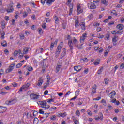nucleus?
<instances>
[{
    "instance_id": "1",
    "label": "nucleus",
    "mask_w": 124,
    "mask_h": 124,
    "mask_svg": "<svg viewBox=\"0 0 124 124\" xmlns=\"http://www.w3.org/2000/svg\"><path fill=\"white\" fill-rule=\"evenodd\" d=\"M62 60L58 61L56 67V73H58L62 69Z\"/></svg>"
},
{
    "instance_id": "2",
    "label": "nucleus",
    "mask_w": 124,
    "mask_h": 124,
    "mask_svg": "<svg viewBox=\"0 0 124 124\" xmlns=\"http://www.w3.org/2000/svg\"><path fill=\"white\" fill-rule=\"evenodd\" d=\"M61 51H62V46L59 45L57 47L56 52L55 53V57L58 58L60 56Z\"/></svg>"
},
{
    "instance_id": "3",
    "label": "nucleus",
    "mask_w": 124,
    "mask_h": 124,
    "mask_svg": "<svg viewBox=\"0 0 124 124\" xmlns=\"http://www.w3.org/2000/svg\"><path fill=\"white\" fill-rule=\"evenodd\" d=\"M14 66H15V63L11 64L9 66V68H8L6 70V73H9L11 72V71H13V69H14Z\"/></svg>"
},
{
    "instance_id": "4",
    "label": "nucleus",
    "mask_w": 124,
    "mask_h": 124,
    "mask_svg": "<svg viewBox=\"0 0 124 124\" xmlns=\"http://www.w3.org/2000/svg\"><path fill=\"white\" fill-rule=\"evenodd\" d=\"M68 45L70 47V50L71 51V53H72V50H73V43H72V40L69 39Z\"/></svg>"
},
{
    "instance_id": "5",
    "label": "nucleus",
    "mask_w": 124,
    "mask_h": 124,
    "mask_svg": "<svg viewBox=\"0 0 124 124\" xmlns=\"http://www.w3.org/2000/svg\"><path fill=\"white\" fill-rule=\"evenodd\" d=\"M38 104L39 105H41L42 108H44L45 107V105L47 104V102L45 101H40L38 102Z\"/></svg>"
},
{
    "instance_id": "6",
    "label": "nucleus",
    "mask_w": 124,
    "mask_h": 124,
    "mask_svg": "<svg viewBox=\"0 0 124 124\" xmlns=\"http://www.w3.org/2000/svg\"><path fill=\"white\" fill-rule=\"evenodd\" d=\"M31 99H38L39 95H36L34 93H31L30 95Z\"/></svg>"
},
{
    "instance_id": "7",
    "label": "nucleus",
    "mask_w": 124,
    "mask_h": 124,
    "mask_svg": "<svg viewBox=\"0 0 124 124\" xmlns=\"http://www.w3.org/2000/svg\"><path fill=\"white\" fill-rule=\"evenodd\" d=\"M7 110V108L3 107L2 106L0 107V114H2V113H4V112H6Z\"/></svg>"
},
{
    "instance_id": "8",
    "label": "nucleus",
    "mask_w": 124,
    "mask_h": 124,
    "mask_svg": "<svg viewBox=\"0 0 124 124\" xmlns=\"http://www.w3.org/2000/svg\"><path fill=\"white\" fill-rule=\"evenodd\" d=\"M43 84V80H42V77H40L38 79V82L37 84V86L38 87H41V85Z\"/></svg>"
},
{
    "instance_id": "9",
    "label": "nucleus",
    "mask_w": 124,
    "mask_h": 124,
    "mask_svg": "<svg viewBox=\"0 0 124 124\" xmlns=\"http://www.w3.org/2000/svg\"><path fill=\"white\" fill-rule=\"evenodd\" d=\"M88 6H90V9H95L96 8V5L94 3L91 2L88 4Z\"/></svg>"
},
{
    "instance_id": "10",
    "label": "nucleus",
    "mask_w": 124,
    "mask_h": 124,
    "mask_svg": "<svg viewBox=\"0 0 124 124\" xmlns=\"http://www.w3.org/2000/svg\"><path fill=\"white\" fill-rule=\"evenodd\" d=\"M95 120H101V121H102V120H103V114H102V113H99V116L98 117L95 118Z\"/></svg>"
},
{
    "instance_id": "11",
    "label": "nucleus",
    "mask_w": 124,
    "mask_h": 124,
    "mask_svg": "<svg viewBox=\"0 0 124 124\" xmlns=\"http://www.w3.org/2000/svg\"><path fill=\"white\" fill-rule=\"evenodd\" d=\"M14 10V8H13V7H11V6H8V9L6 10V11L7 13H11V12H13V11Z\"/></svg>"
},
{
    "instance_id": "12",
    "label": "nucleus",
    "mask_w": 124,
    "mask_h": 124,
    "mask_svg": "<svg viewBox=\"0 0 124 124\" xmlns=\"http://www.w3.org/2000/svg\"><path fill=\"white\" fill-rule=\"evenodd\" d=\"M79 26H80L81 30H82V31H85V30H86V24L85 23V22L80 23L79 24Z\"/></svg>"
},
{
    "instance_id": "13",
    "label": "nucleus",
    "mask_w": 124,
    "mask_h": 124,
    "mask_svg": "<svg viewBox=\"0 0 124 124\" xmlns=\"http://www.w3.org/2000/svg\"><path fill=\"white\" fill-rule=\"evenodd\" d=\"M116 95V92L115 91H112L110 94H109V96L110 98H114V96Z\"/></svg>"
},
{
    "instance_id": "14",
    "label": "nucleus",
    "mask_w": 124,
    "mask_h": 124,
    "mask_svg": "<svg viewBox=\"0 0 124 124\" xmlns=\"http://www.w3.org/2000/svg\"><path fill=\"white\" fill-rule=\"evenodd\" d=\"M6 104H7L8 105H11L12 104H14V103H15V100L13 99V100H10L9 101H6Z\"/></svg>"
},
{
    "instance_id": "15",
    "label": "nucleus",
    "mask_w": 124,
    "mask_h": 124,
    "mask_svg": "<svg viewBox=\"0 0 124 124\" xmlns=\"http://www.w3.org/2000/svg\"><path fill=\"white\" fill-rule=\"evenodd\" d=\"M97 86L96 84H94V86L92 87V93H96V88Z\"/></svg>"
},
{
    "instance_id": "16",
    "label": "nucleus",
    "mask_w": 124,
    "mask_h": 124,
    "mask_svg": "<svg viewBox=\"0 0 124 124\" xmlns=\"http://www.w3.org/2000/svg\"><path fill=\"white\" fill-rule=\"evenodd\" d=\"M18 54H21V50H16L14 52V56L15 57H17L18 56Z\"/></svg>"
},
{
    "instance_id": "17",
    "label": "nucleus",
    "mask_w": 124,
    "mask_h": 124,
    "mask_svg": "<svg viewBox=\"0 0 124 124\" xmlns=\"http://www.w3.org/2000/svg\"><path fill=\"white\" fill-rule=\"evenodd\" d=\"M116 28L117 29H118L119 30L122 31V30L124 29V25L122 24H119L117 25Z\"/></svg>"
},
{
    "instance_id": "18",
    "label": "nucleus",
    "mask_w": 124,
    "mask_h": 124,
    "mask_svg": "<svg viewBox=\"0 0 124 124\" xmlns=\"http://www.w3.org/2000/svg\"><path fill=\"white\" fill-rule=\"evenodd\" d=\"M77 10L78 13H82L83 12V10L81 9V5L77 6Z\"/></svg>"
},
{
    "instance_id": "19",
    "label": "nucleus",
    "mask_w": 124,
    "mask_h": 124,
    "mask_svg": "<svg viewBox=\"0 0 124 124\" xmlns=\"http://www.w3.org/2000/svg\"><path fill=\"white\" fill-rule=\"evenodd\" d=\"M70 10H69V15H71L72 14V11H73V6L72 4H70L69 5Z\"/></svg>"
},
{
    "instance_id": "20",
    "label": "nucleus",
    "mask_w": 124,
    "mask_h": 124,
    "mask_svg": "<svg viewBox=\"0 0 124 124\" xmlns=\"http://www.w3.org/2000/svg\"><path fill=\"white\" fill-rule=\"evenodd\" d=\"M101 3H103V4H104L105 6H107L108 5V1H106V0H102L101 1Z\"/></svg>"
},
{
    "instance_id": "21",
    "label": "nucleus",
    "mask_w": 124,
    "mask_h": 124,
    "mask_svg": "<svg viewBox=\"0 0 124 124\" xmlns=\"http://www.w3.org/2000/svg\"><path fill=\"white\" fill-rule=\"evenodd\" d=\"M79 67H80V66H74V68L76 71H77V72H79V71H81L82 70V68L79 69Z\"/></svg>"
},
{
    "instance_id": "22",
    "label": "nucleus",
    "mask_w": 124,
    "mask_h": 124,
    "mask_svg": "<svg viewBox=\"0 0 124 124\" xmlns=\"http://www.w3.org/2000/svg\"><path fill=\"white\" fill-rule=\"evenodd\" d=\"M75 26L76 28H78V27H80V24H79V20H78V19L75 20Z\"/></svg>"
},
{
    "instance_id": "23",
    "label": "nucleus",
    "mask_w": 124,
    "mask_h": 124,
    "mask_svg": "<svg viewBox=\"0 0 124 124\" xmlns=\"http://www.w3.org/2000/svg\"><path fill=\"white\" fill-rule=\"evenodd\" d=\"M29 49L31 50V48H28V47H25L24 49V52H23V55H25V54H28V52H29Z\"/></svg>"
},
{
    "instance_id": "24",
    "label": "nucleus",
    "mask_w": 124,
    "mask_h": 124,
    "mask_svg": "<svg viewBox=\"0 0 124 124\" xmlns=\"http://www.w3.org/2000/svg\"><path fill=\"white\" fill-rule=\"evenodd\" d=\"M100 62V60L98 59H96L93 62L94 65H98L99 64V62Z\"/></svg>"
},
{
    "instance_id": "25",
    "label": "nucleus",
    "mask_w": 124,
    "mask_h": 124,
    "mask_svg": "<svg viewBox=\"0 0 124 124\" xmlns=\"http://www.w3.org/2000/svg\"><path fill=\"white\" fill-rule=\"evenodd\" d=\"M1 45L3 46V47H6V46H7V43L6 42V41H3L1 43Z\"/></svg>"
},
{
    "instance_id": "26",
    "label": "nucleus",
    "mask_w": 124,
    "mask_h": 124,
    "mask_svg": "<svg viewBox=\"0 0 124 124\" xmlns=\"http://www.w3.org/2000/svg\"><path fill=\"white\" fill-rule=\"evenodd\" d=\"M54 19L55 21L56 24H59V17H58V16H56V15L54 16Z\"/></svg>"
},
{
    "instance_id": "27",
    "label": "nucleus",
    "mask_w": 124,
    "mask_h": 124,
    "mask_svg": "<svg viewBox=\"0 0 124 124\" xmlns=\"http://www.w3.org/2000/svg\"><path fill=\"white\" fill-rule=\"evenodd\" d=\"M112 102L113 103H115H115H116V105H120V101H117V100L115 99H112Z\"/></svg>"
},
{
    "instance_id": "28",
    "label": "nucleus",
    "mask_w": 124,
    "mask_h": 124,
    "mask_svg": "<svg viewBox=\"0 0 124 124\" xmlns=\"http://www.w3.org/2000/svg\"><path fill=\"white\" fill-rule=\"evenodd\" d=\"M56 110H57V107H52L51 108H49V111H50L51 112L56 111Z\"/></svg>"
},
{
    "instance_id": "29",
    "label": "nucleus",
    "mask_w": 124,
    "mask_h": 124,
    "mask_svg": "<svg viewBox=\"0 0 124 124\" xmlns=\"http://www.w3.org/2000/svg\"><path fill=\"white\" fill-rule=\"evenodd\" d=\"M23 86H24V89H28L29 87H30V86H31V83L28 82L26 84H25L24 85H23Z\"/></svg>"
},
{
    "instance_id": "30",
    "label": "nucleus",
    "mask_w": 124,
    "mask_h": 124,
    "mask_svg": "<svg viewBox=\"0 0 124 124\" xmlns=\"http://www.w3.org/2000/svg\"><path fill=\"white\" fill-rule=\"evenodd\" d=\"M38 123V118L36 117L34 118V120L33 121V124H37Z\"/></svg>"
},
{
    "instance_id": "31",
    "label": "nucleus",
    "mask_w": 124,
    "mask_h": 124,
    "mask_svg": "<svg viewBox=\"0 0 124 124\" xmlns=\"http://www.w3.org/2000/svg\"><path fill=\"white\" fill-rule=\"evenodd\" d=\"M50 119L52 121H55V120H56L57 119V116H56V115H52L50 117Z\"/></svg>"
},
{
    "instance_id": "32",
    "label": "nucleus",
    "mask_w": 124,
    "mask_h": 124,
    "mask_svg": "<svg viewBox=\"0 0 124 124\" xmlns=\"http://www.w3.org/2000/svg\"><path fill=\"white\" fill-rule=\"evenodd\" d=\"M65 50H66L65 48H64V50L61 53V56L64 57V56H65V55H66V51Z\"/></svg>"
},
{
    "instance_id": "33",
    "label": "nucleus",
    "mask_w": 124,
    "mask_h": 124,
    "mask_svg": "<svg viewBox=\"0 0 124 124\" xmlns=\"http://www.w3.org/2000/svg\"><path fill=\"white\" fill-rule=\"evenodd\" d=\"M109 79L108 78H105L104 79V82L105 85H108L109 84Z\"/></svg>"
},
{
    "instance_id": "34",
    "label": "nucleus",
    "mask_w": 124,
    "mask_h": 124,
    "mask_svg": "<svg viewBox=\"0 0 124 124\" xmlns=\"http://www.w3.org/2000/svg\"><path fill=\"white\" fill-rule=\"evenodd\" d=\"M108 109L109 110H112V109H113V107L112 106H111V105L110 104H108Z\"/></svg>"
},
{
    "instance_id": "35",
    "label": "nucleus",
    "mask_w": 124,
    "mask_h": 124,
    "mask_svg": "<svg viewBox=\"0 0 124 124\" xmlns=\"http://www.w3.org/2000/svg\"><path fill=\"white\" fill-rule=\"evenodd\" d=\"M102 70H103V67H101L100 69L98 70L97 74H101V72H102Z\"/></svg>"
},
{
    "instance_id": "36",
    "label": "nucleus",
    "mask_w": 124,
    "mask_h": 124,
    "mask_svg": "<svg viewBox=\"0 0 124 124\" xmlns=\"http://www.w3.org/2000/svg\"><path fill=\"white\" fill-rule=\"evenodd\" d=\"M22 65H23V64L21 63H19L16 65V68H20V67H21V66H22Z\"/></svg>"
},
{
    "instance_id": "37",
    "label": "nucleus",
    "mask_w": 124,
    "mask_h": 124,
    "mask_svg": "<svg viewBox=\"0 0 124 124\" xmlns=\"http://www.w3.org/2000/svg\"><path fill=\"white\" fill-rule=\"evenodd\" d=\"M54 46H55L54 43H51L50 45V47L51 51L53 50V48H54Z\"/></svg>"
},
{
    "instance_id": "38",
    "label": "nucleus",
    "mask_w": 124,
    "mask_h": 124,
    "mask_svg": "<svg viewBox=\"0 0 124 124\" xmlns=\"http://www.w3.org/2000/svg\"><path fill=\"white\" fill-rule=\"evenodd\" d=\"M44 108H45V110H47V109H49V108H50V106L46 104Z\"/></svg>"
},
{
    "instance_id": "39",
    "label": "nucleus",
    "mask_w": 124,
    "mask_h": 124,
    "mask_svg": "<svg viewBox=\"0 0 124 124\" xmlns=\"http://www.w3.org/2000/svg\"><path fill=\"white\" fill-rule=\"evenodd\" d=\"M108 53H109V49H107V50H106V51H105L104 52V56L106 57L107 55H108Z\"/></svg>"
},
{
    "instance_id": "40",
    "label": "nucleus",
    "mask_w": 124,
    "mask_h": 124,
    "mask_svg": "<svg viewBox=\"0 0 124 124\" xmlns=\"http://www.w3.org/2000/svg\"><path fill=\"white\" fill-rule=\"evenodd\" d=\"M85 39H86L85 38H83L82 37H80V43H83L85 41Z\"/></svg>"
},
{
    "instance_id": "41",
    "label": "nucleus",
    "mask_w": 124,
    "mask_h": 124,
    "mask_svg": "<svg viewBox=\"0 0 124 124\" xmlns=\"http://www.w3.org/2000/svg\"><path fill=\"white\" fill-rule=\"evenodd\" d=\"M76 116H78V117H79V116H80V111H79V110H76Z\"/></svg>"
},
{
    "instance_id": "42",
    "label": "nucleus",
    "mask_w": 124,
    "mask_h": 124,
    "mask_svg": "<svg viewBox=\"0 0 124 124\" xmlns=\"http://www.w3.org/2000/svg\"><path fill=\"white\" fill-rule=\"evenodd\" d=\"M62 27L63 29H65L66 27V24L65 23V22H63L62 23Z\"/></svg>"
},
{
    "instance_id": "43",
    "label": "nucleus",
    "mask_w": 124,
    "mask_h": 124,
    "mask_svg": "<svg viewBox=\"0 0 124 124\" xmlns=\"http://www.w3.org/2000/svg\"><path fill=\"white\" fill-rule=\"evenodd\" d=\"M46 3L48 5H51L52 4V1L51 0H47L46 1Z\"/></svg>"
},
{
    "instance_id": "44",
    "label": "nucleus",
    "mask_w": 124,
    "mask_h": 124,
    "mask_svg": "<svg viewBox=\"0 0 124 124\" xmlns=\"http://www.w3.org/2000/svg\"><path fill=\"white\" fill-rule=\"evenodd\" d=\"M38 114V112L37 111L34 110L33 113V116L34 117H36V115Z\"/></svg>"
},
{
    "instance_id": "45",
    "label": "nucleus",
    "mask_w": 124,
    "mask_h": 124,
    "mask_svg": "<svg viewBox=\"0 0 124 124\" xmlns=\"http://www.w3.org/2000/svg\"><path fill=\"white\" fill-rule=\"evenodd\" d=\"M27 16H28V14L27 13V12H24L23 15V18H26Z\"/></svg>"
},
{
    "instance_id": "46",
    "label": "nucleus",
    "mask_w": 124,
    "mask_h": 124,
    "mask_svg": "<svg viewBox=\"0 0 124 124\" xmlns=\"http://www.w3.org/2000/svg\"><path fill=\"white\" fill-rule=\"evenodd\" d=\"M27 70H28V71H32V70H33V69L32 68V67L29 66L28 67Z\"/></svg>"
},
{
    "instance_id": "47",
    "label": "nucleus",
    "mask_w": 124,
    "mask_h": 124,
    "mask_svg": "<svg viewBox=\"0 0 124 124\" xmlns=\"http://www.w3.org/2000/svg\"><path fill=\"white\" fill-rule=\"evenodd\" d=\"M102 103H104L103 105L104 106H106V101L104 99H102L101 101Z\"/></svg>"
},
{
    "instance_id": "48",
    "label": "nucleus",
    "mask_w": 124,
    "mask_h": 124,
    "mask_svg": "<svg viewBox=\"0 0 124 124\" xmlns=\"http://www.w3.org/2000/svg\"><path fill=\"white\" fill-rule=\"evenodd\" d=\"M42 110H43V109H41V108L39 109V114H44V111H43Z\"/></svg>"
},
{
    "instance_id": "49",
    "label": "nucleus",
    "mask_w": 124,
    "mask_h": 124,
    "mask_svg": "<svg viewBox=\"0 0 124 124\" xmlns=\"http://www.w3.org/2000/svg\"><path fill=\"white\" fill-rule=\"evenodd\" d=\"M5 33H4V32H3L1 34V38H2V39H3L4 38V35H5Z\"/></svg>"
},
{
    "instance_id": "50",
    "label": "nucleus",
    "mask_w": 124,
    "mask_h": 124,
    "mask_svg": "<svg viewBox=\"0 0 124 124\" xmlns=\"http://www.w3.org/2000/svg\"><path fill=\"white\" fill-rule=\"evenodd\" d=\"M54 101H55V100L54 99H48V100L47 101V102H48L49 103H50V102H54Z\"/></svg>"
},
{
    "instance_id": "51",
    "label": "nucleus",
    "mask_w": 124,
    "mask_h": 124,
    "mask_svg": "<svg viewBox=\"0 0 124 124\" xmlns=\"http://www.w3.org/2000/svg\"><path fill=\"white\" fill-rule=\"evenodd\" d=\"M66 112H64L63 113H62L61 117H62V118H64L66 116Z\"/></svg>"
},
{
    "instance_id": "52",
    "label": "nucleus",
    "mask_w": 124,
    "mask_h": 124,
    "mask_svg": "<svg viewBox=\"0 0 124 124\" xmlns=\"http://www.w3.org/2000/svg\"><path fill=\"white\" fill-rule=\"evenodd\" d=\"M87 113L89 116H92L93 115L92 113V111H90V110H87Z\"/></svg>"
},
{
    "instance_id": "53",
    "label": "nucleus",
    "mask_w": 124,
    "mask_h": 124,
    "mask_svg": "<svg viewBox=\"0 0 124 124\" xmlns=\"http://www.w3.org/2000/svg\"><path fill=\"white\" fill-rule=\"evenodd\" d=\"M93 14H91L88 16V18L89 20H92V19H93Z\"/></svg>"
},
{
    "instance_id": "54",
    "label": "nucleus",
    "mask_w": 124,
    "mask_h": 124,
    "mask_svg": "<svg viewBox=\"0 0 124 124\" xmlns=\"http://www.w3.org/2000/svg\"><path fill=\"white\" fill-rule=\"evenodd\" d=\"M4 52L5 53V54L6 55H8V54L9 53L8 49H5V50L4 51Z\"/></svg>"
},
{
    "instance_id": "55",
    "label": "nucleus",
    "mask_w": 124,
    "mask_h": 124,
    "mask_svg": "<svg viewBox=\"0 0 124 124\" xmlns=\"http://www.w3.org/2000/svg\"><path fill=\"white\" fill-rule=\"evenodd\" d=\"M73 42L74 44H75V43H76V42H77V40L76 39H75V37L73 38Z\"/></svg>"
},
{
    "instance_id": "56",
    "label": "nucleus",
    "mask_w": 124,
    "mask_h": 124,
    "mask_svg": "<svg viewBox=\"0 0 124 124\" xmlns=\"http://www.w3.org/2000/svg\"><path fill=\"white\" fill-rule=\"evenodd\" d=\"M42 31V29L41 28L38 29V32L40 34H41V33H43V32H41Z\"/></svg>"
},
{
    "instance_id": "57",
    "label": "nucleus",
    "mask_w": 124,
    "mask_h": 124,
    "mask_svg": "<svg viewBox=\"0 0 124 124\" xmlns=\"http://www.w3.org/2000/svg\"><path fill=\"white\" fill-rule=\"evenodd\" d=\"M24 87L25 86H22V87L20 88L19 92H23V90H25Z\"/></svg>"
},
{
    "instance_id": "58",
    "label": "nucleus",
    "mask_w": 124,
    "mask_h": 124,
    "mask_svg": "<svg viewBox=\"0 0 124 124\" xmlns=\"http://www.w3.org/2000/svg\"><path fill=\"white\" fill-rule=\"evenodd\" d=\"M50 113H46L45 116H46V120L49 117V115Z\"/></svg>"
},
{
    "instance_id": "59",
    "label": "nucleus",
    "mask_w": 124,
    "mask_h": 124,
    "mask_svg": "<svg viewBox=\"0 0 124 124\" xmlns=\"http://www.w3.org/2000/svg\"><path fill=\"white\" fill-rule=\"evenodd\" d=\"M46 23H50V22H51V19H50L49 18H46Z\"/></svg>"
},
{
    "instance_id": "60",
    "label": "nucleus",
    "mask_w": 124,
    "mask_h": 124,
    "mask_svg": "<svg viewBox=\"0 0 124 124\" xmlns=\"http://www.w3.org/2000/svg\"><path fill=\"white\" fill-rule=\"evenodd\" d=\"M12 85L13 87H17V86H18V84H17L16 82L13 83Z\"/></svg>"
},
{
    "instance_id": "61",
    "label": "nucleus",
    "mask_w": 124,
    "mask_h": 124,
    "mask_svg": "<svg viewBox=\"0 0 124 124\" xmlns=\"http://www.w3.org/2000/svg\"><path fill=\"white\" fill-rule=\"evenodd\" d=\"M48 90H46V91L44 92V95H47V94H48Z\"/></svg>"
},
{
    "instance_id": "62",
    "label": "nucleus",
    "mask_w": 124,
    "mask_h": 124,
    "mask_svg": "<svg viewBox=\"0 0 124 124\" xmlns=\"http://www.w3.org/2000/svg\"><path fill=\"white\" fill-rule=\"evenodd\" d=\"M97 32H99V31H101V28L100 27H97Z\"/></svg>"
},
{
    "instance_id": "63",
    "label": "nucleus",
    "mask_w": 124,
    "mask_h": 124,
    "mask_svg": "<svg viewBox=\"0 0 124 124\" xmlns=\"http://www.w3.org/2000/svg\"><path fill=\"white\" fill-rule=\"evenodd\" d=\"M101 99V97H98L97 98H94L93 100H99L100 99Z\"/></svg>"
},
{
    "instance_id": "64",
    "label": "nucleus",
    "mask_w": 124,
    "mask_h": 124,
    "mask_svg": "<svg viewBox=\"0 0 124 124\" xmlns=\"http://www.w3.org/2000/svg\"><path fill=\"white\" fill-rule=\"evenodd\" d=\"M20 37L21 39H24V38H25V35L23 34L20 35Z\"/></svg>"
}]
</instances>
